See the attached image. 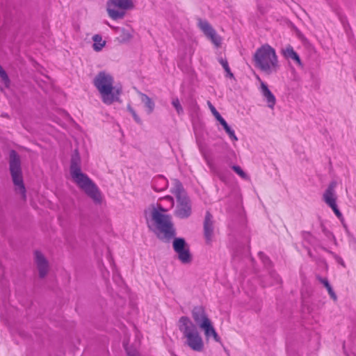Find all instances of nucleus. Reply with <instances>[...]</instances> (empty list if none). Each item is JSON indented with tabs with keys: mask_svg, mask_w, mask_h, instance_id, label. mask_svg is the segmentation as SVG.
I'll list each match as a JSON object with an SVG mask.
<instances>
[{
	"mask_svg": "<svg viewBox=\"0 0 356 356\" xmlns=\"http://www.w3.org/2000/svg\"><path fill=\"white\" fill-rule=\"evenodd\" d=\"M127 109L130 112V113L131 114V115L134 118V120L138 124H141L142 121H141L140 118H139V116L136 113V111H134V109L131 106H129V105L127 106Z\"/></svg>",
	"mask_w": 356,
	"mask_h": 356,
	"instance_id": "nucleus-25",
	"label": "nucleus"
},
{
	"mask_svg": "<svg viewBox=\"0 0 356 356\" xmlns=\"http://www.w3.org/2000/svg\"><path fill=\"white\" fill-rule=\"evenodd\" d=\"M318 280L324 285V286L326 289H327L329 286H330V284L327 279L318 277Z\"/></svg>",
	"mask_w": 356,
	"mask_h": 356,
	"instance_id": "nucleus-32",
	"label": "nucleus"
},
{
	"mask_svg": "<svg viewBox=\"0 0 356 356\" xmlns=\"http://www.w3.org/2000/svg\"><path fill=\"white\" fill-rule=\"evenodd\" d=\"M133 6L132 0H109L107 2L106 10L111 19L117 20L122 19L125 15V10Z\"/></svg>",
	"mask_w": 356,
	"mask_h": 356,
	"instance_id": "nucleus-9",
	"label": "nucleus"
},
{
	"mask_svg": "<svg viewBox=\"0 0 356 356\" xmlns=\"http://www.w3.org/2000/svg\"><path fill=\"white\" fill-rule=\"evenodd\" d=\"M107 24L113 29L115 33H118L119 35L117 38V40L120 43H127L129 42L133 38V31H128L124 28H120L118 26H113L110 25L109 23Z\"/></svg>",
	"mask_w": 356,
	"mask_h": 356,
	"instance_id": "nucleus-16",
	"label": "nucleus"
},
{
	"mask_svg": "<svg viewBox=\"0 0 356 356\" xmlns=\"http://www.w3.org/2000/svg\"><path fill=\"white\" fill-rule=\"evenodd\" d=\"M327 291H328V293L330 294V297L334 300H337V296L335 294V293L334 292L332 286H329L327 289Z\"/></svg>",
	"mask_w": 356,
	"mask_h": 356,
	"instance_id": "nucleus-30",
	"label": "nucleus"
},
{
	"mask_svg": "<svg viewBox=\"0 0 356 356\" xmlns=\"http://www.w3.org/2000/svg\"><path fill=\"white\" fill-rule=\"evenodd\" d=\"M220 63L222 65L224 70L226 71V72H227V74L229 75V76L232 77L233 74L230 71L227 61L226 60L221 58Z\"/></svg>",
	"mask_w": 356,
	"mask_h": 356,
	"instance_id": "nucleus-26",
	"label": "nucleus"
},
{
	"mask_svg": "<svg viewBox=\"0 0 356 356\" xmlns=\"http://www.w3.org/2000/svg\"><path fill=\"white\" fill-rule=\"evenodd\" d=\"M218 177H220V179L223 180V177L222 175H220V174H218Z\"/></svg>",
	"mask_w": 356,
	"mask_h": 356,
	"instance_id": "nucleus-39",
	"label": "nucleus"
},
{
	"mask_svg": "<svg viewBox=\"0 0 356 356\" xmlns=\"http://www.w3.org/2000/svg\"><path fill=\"white\" fill-rule=\"evenodd\" d=\"M172 104L176 109L178 114H181L183 113V108L178 98L172 99Z\"/></svg>",
	"mask_w": 356,
	"mask_h": 356,
	"instance_id": "nucleus-24",
	"label": "nucleus"
},
{
	"mask_svg": "<svg viewBox=\"0 0 356 356\" xmlns=\"http://www.w3.org/2000/svg\"><path fill=\"white\" fill-rule=\"evenodd\" d=\"M334 213H335V215L339 218H342V214L340 212V211L339 210L338 207H337V205L335 204L332 207H330Z\"/></svg>",
	"mask_w": 356,
	"mask_h": 356,
	"instance_id": "nucleus-28",
	"label": "nucleus"
},
{
	"mask_svg": "<svg viewBox=\"0 0 356 356\" xmlns=\"http://www.w3.org/2000/svg\"><path fill=\"white\" fill-rule=\"evenodd\" d=\"M225 131L228 134V136L231 140H234V141L238 140V138L235 135L234 131L232 129H231L230 127H227L226 129H225Z\"/></svg>",
	"mask_w": 356,
	"mask_h": 356,
	"instance_id": "nucleus-27",
	"label": "nucleus"
},
{
	"mask_svg": "<svg viewBox=\"0 0 356 356\" xmlns=\"http://www.w3.org/2000/svg\"><path fill=\"white\" fill-rule=\"evenodd\" d=\"M124 348L127 352V356H138V353L135 348H129L127 342L124 340L123 341Z\"/></svg>",
	"mask_w": 356,
	"mask_h": 356,
	"instance_id": "nucleus-22",
	"label": "nucleus"
},
{
	"mask_svg": "<svg viewBox=\"0 0 356 356\" xmlns=\"http://www.w3.org/2000/svg\"><path fill=\"white\" fill-rule=\"evenodd\" d=\"M259 257H260L261 259H262V260H263V262H264L265 264H267V262L268 261V259L267 257H264V254L263 253H261V252H260V253L259 254Z\"/></svg>",
	"mask_w": 356,
	"mask_h": 356,
	"instance_id": "nucleus-36",
	"label": "nucleus"
},
{
	"mask_svg": "<svg viewBox=\"0 0 356 356\" xmlns=\"http://www.w3.org/2000/svg\"><path fill=\"white\" fill-rule=\"evenodd\" d=\"M281 52L286 59L293 61L299 67L303 66L299 55L294 51L291 45L283 48Z\"/></svg>",
	"mask_w": 356,
	"mask_h": 356,
	"instance_id": "nucleus-14",
	"label": "nucleus"
},
{
	"mask_svg": "<svg viewBox=\"0 0 356 356\" xmlns=\"http://www.w3.org/2000/svg\"><path fill=\"white\" fill-rule=\"evenodd\" d=\"M219 122L223 127L224 129H226L227 127H229L224 118H222V120H220Z\"/></svg>",
	"mask_w": 356,
	"mask_h": 356,
	"instance_id": "nucleus-33",
	"label": "nucleus"
},
{
	"mask_svg": "<svg viewBox=\"0 0 356 356\" xmlns=\"http://www.w3.org/2000/svg\"><path fill=\"white\" fill-rule=\"evenodd\" d=\"M35 259L38 266L40 276L44 277L48 272V263L39 251L35 252Z\"/></svg>",
	"mask_w": 356,
	"mask_h": 356,
	"instance_id": "nucleus-17",
	"label": "nucleus"
},
{
	"mask_svg": "<svg viewBox=\"0 0 356 356\" xmlns=\"http://www.w3.org/2000/svg\"><path fill=\"white\" fill-rule=\"evenodd\" d=\"M139 96L141 102L144 104L146 108L147 113L148 115L151 114L154 109V102L150 97H149L147 95L144 93L139 92Z\"/></svg>",
	"mask_w": 356,
	"mask_h": 356,
	"instance_id": "nucleus-19",
	"label": "nucleus"
},
{
	"mask_svg": "<svg viewBox=\"0 0 356 356\" xmlns=\"http://www.w3.org/2000/svg\"><path fill=\"white\" fill-rule=\"evenodd\" d=\"M70 175L73 181L94 202L100 203L102 195L95 183L84 173L80 168V159L76 154L71 160Z\"/></svg>",
	"mask_w": 356,
	"mask_h": 356,
	"instance_id": "nucleus-2",
	"label": "nucleus"
},
{
	"mask_svg": "<svg viewBox=\"0 0 356 356\" xmlns=\"http://www.w3.org/2000/svg\"><path fill=\"white\" fill-rule=\"evenodd\" d=\"M232 170L242 179L248 180L250 177L248 175L242 170V168L238 165H233L232 167Z\"/></svg>",
	"mask_w": 356,
	"mask_h": 356,
	"instance_id": "nucleus-21",
	"label": "nucleus"
},
{
	"mask_svg": "<svg viewBox=\"0 0 356 356\" xmlns=\"http://www.w3.org/2000/svg\"><path fill=\"white\" fill-rule=\"evenodd\" d=\"M172 245L174 250L177 254L178 258L181 263L189 264L191 261V254L189 248L184 238H175Z\"/></svg>",
	"mask_w": 356,
	"mask_h": 356,
	"instance_id": "nucleus-10",
	"label": "nucleus"
},
{
	"mask_svg": "<svg viewBox=\"0 0 356 356\" xmlns=\"http://www.w3.org/2000/svg\"><path fill=\"white\" fill-rule=\"evenodd\" d=\"M219 122L223 127L224 129H226L227 127H229L224 118H222V120H220Z\"/></svg>",
	"mask_w": 356,
	"mask_h": 356,
	"instance_id": "nucleus-34",
	"label": "nucleus"
},
{
	"mask_svg": "<svg viewBox=\"0 0 356 356\" xmlns=\"http://www.w3.org/2000/svg\"><path fill=\"white\" fill-rule=\"evenodd\" d=\"M207 164L210 166V168H211V164L209 161H207Z\"/></svg>",
	"mask_w": 356,
	"mask_h": 356,
	"instance_id": "nucleus-40",
	"label": "nucleus"
},
{
	"mask_svg": "<svg viewBox=\"0 0 356 356\" xmlns=\"http://www.w3.org/2000/svg\"><path fill=\"white\" fill-rule=\"evenodd\" d=\"M327 291H328V293L330 294V297L334 300H337V296L335 294V293L334 292L332 286H329L327 289Z\"/></svg>",
	"mask_w": 356,
	"mask_h": 356,
	"instance_id": "nucleus-31",
	"label": "nucleus"
},
{
	"mask_svg": "<svg viewBox=\"0 0 356 356\" xmlns=\"http://www.w3.org/2000/svg\"><path fill=\"white\" fill-rule=\"evenodd\" d=\"M10 170L13 181L16 186V191L22 195L23 199L26 197V190L23 184L20 160L14 150L10 152Z\"/></svg>",
	"mask_w": 356,
	"mask_h": 356,
	"instance_id": "nucleus-8",
	"label": "nucleus"
},
{
	"mask_svg": "<svg viewBox=\"0 0 356 356\" xmlns=\"http://www.w3.org/2000/svg\"><path fill=\"white\" fill-rule=\"evenodd\" d=\"M216 119L219 122L222 118H223L220 113L214 116Z\"/></svg>",
	"mask_w": 356,
	"mask_h": 356,
	"instance_id": "nucleus-38",
	"label": "nucleus"
},
{
	"mask_svg": "<svg viewBox=\"0 0 356 356\" xmlns=\"http://www.w3.org/2000/svg\"><path fill=\"white\" fill-rule=\"evenodd\" d=\"M92 48L95 51H100L106 45V41L103 40L102 35L99 34L94 35L92 36Z\"/></svg>",
	"mask_w": 356,
	"mask_h": 356,
	"instance_id": "nucleus-20",
	"label": "nucleus"
},
{
	"mask_svg": "<svg viewBox=\"0 0 356 356\" xmlns=\"http://www.w3.org/2000/svg\"><path fill=\"white\" fill-rule=\"evenodd\" d=\"M207 104H208V106H209L211 112L212 113V114L214 116L219 113L218 111L216 109V108L213 106V105L209 101L207 102Z\"/></svg>",
	"mask_w": 356,
	"mask_h": 356,
	"instance_id": "nucleus-29",
	"label": "nucleus"
},
{
	"mask_svg": "<svg viewBox=\"0 0 356 356\" xmlns=\"http://www.w3.org/2000/svg\"><path fill=\"white\" fill-rule=\"evenodd\" d=\"M213 216L209 211H207L204 221V236L207 244H211L213 237Z\"/></svg>",
	"mask_w": 356,
	"mask_h": 356,
	"instance_id": "nucleus-12",
	"label": "nucleus"
},
{
	"mask_svg": "<svg viewBox=\"0 0 356 356\" xmlns=\"http://www.w3.org/2000/svg\"><path fill=\"white\" fill-rule=\"evenodd\" d=\"M198 26L215 46L219 47L221 44V38L207 20L199 19Z\"/></svg>",
	"mask_w": 356,
	"mask_h": 356,
	"instance_id": "nucleus-11",
	"label": "nucleus"
},
{
	"mask_svg": "<svg viewBox=\"0 0 356 356\" xmlns=\"http://www.w3.org/2000/svg\"><path fill=\"white\" fill-rule=\"evenodd\" d=\"M335 184L332 183L330 184L327 188L325 190V191L323 193V199L324 202L330 207H332L335 204H337V195L335 193Z\"/></svg>",
	"mask_w": 356,
	"mask_h": 356,
	"instance_id": "nucleus-15",
	"label": "nucleus"
},
{
	"mask_svg": "<svg viewBox=\"0 0 356 356\" xmlns=\"http://www.w3.org/2000/svg\"><path fill=\"white\" fill-rule=\"evenodd\" d=\"M172 193L176 196L177 200L175 216L182 219L188 218L192 213L191 203L183 190L180 182H176Z\"/></svg>",
	"mask_w": 356,
	"mask_h": 356,
	"instance_id": "nucleus-7",
	"label": "nucleus"
},
{
	"mask_svg": "<svg viewBox=\"0 0 356 356\" xmlns=\"http://www.w3.org/2000/svg\"><path fill=\"white\" fill-rule=\"evenodd\" d=\"M159 181H160L162 183L163 188L166 186L167 181L165 179H164L163 177H160L159 178Z\"/></svg>",
	"mask_w": 356,
	"mask_h": 356,
	"instance_id": "nucleus-37",
	"label": "nucleus"
},
{
	"mask_svg": "<svg viewBox=\"0 0 356 356\" xmlns=\"http://www.w3.org/2000/svg\"><path fill=\"white\" fill-rule=\"evenodd\" d=\"M179 329L183 334L184 344L195 352H202L204 348L203 339L195 325L187 316L179 320Z\"/></svg>",
	"mask_w": 356,
	"mask_h": 356,
	"instance_id": "nucleus-5",
	"label": "nucleus"
},
{
	"mask_svg": "<svg viewBox=\"0 0 356 356\" xmlns=\"http://www.w3.org/2000/svg\"><path fill=\"white\" fill-rule=\"evenodd\" d=\"M257 79L260 81L261 93L263 95V97L266 99L268 104V106L270 108H273L276 103L275 97L268 89L267 84L262 81L259 76L257 77Z\"/></svg>",
	"mask_w": 356,
	"mask_h": 356,
	"instance_id": "nucleus-13",
	"label": "nucleus"
},
{
	"mask_svg": "<svg viewBox=\"0 0 356 356\" xmlns=\"http://www.w3.org/2000/svg\"><path fill=\"white\" fill-rule=\"evenodd\" d=\"M174 206V200L171 196H165L159 200L156 206H153L151 209H158L161 212L165 213Z\"/></svg>",
	"mask_w": 356,
	"mask_h": 356,
	"instance_id": "nucleus-18",
	"label": "nucleus"
},
{
	"mask_svg": "<svg viewBox=\"0 0 356 356\" xmlns=\"http://www.w3.org/2000/svg\"><path fill=\"white\" fill-rule=\"evenodd\" d=\"M93 83L103 103L111 105L119 101L122 88L114 84V79L110 74L106 72H99L95 77Z\"/></svg>",
	"mask_w": 356,
	"mask_h": 356,
	"instance_id": "nucleus-3",
	"label": "nucleus"
},
{
	"mask_svg": "<svg viewBox=\"0 0 356 356\" xmlns=\"http://www.w3.org/2000/svg\"><path fill=\"white\" fill-rule=\"evenodd\" d=\"M253 60L255 67L267 74L275 73L280 68L275 50L267 44L257 49Z\"/></svg>",
	"mask_w": 356,
	"mask_h": 356,
	"instance_id": "nucleus-4",
	"label": "nucleus"
},
{
	"mask_svg": "<svg viewBox=\"0 0 356 356\" xmlns=\"http://www.w3.org/2000/svg\"><path fill=\"white\" fill-rule=\"evenodd\" d=\"M0 77L1 79L2 83L5 86H8L9 84V79L8 76L5 72V70L3 69V67L0 65Z\"/></svg>",
	"mask_w": 356,
	"mask_h": 356,
	"instance_id": "nucleus-23",
	"label": "nucleus"
},
{
	"mask_svg": "<svg viewBox=\"0 0 356 356\" xmlns=\"http://www.w3.org/2000/svg\"><path fill=\"white\" fill-rule=\"evenodd\" d=\"M145 217L149 228L162 240H168L176 234L175 229L170 215L161 212L158 209L145 211Z\"/></svg>",
	"mask_w": 356,
	"mask_h": 356,
	"instance_id": "nucleus-1",
	"label": "nucleus"
},
{
	"mask_svg": "<svg viewBox=\"0 0 356 356\" xmlns=\"http://www.w3.org/2000/svg\"><path fill=\"white\" fill-rule=\"evenodd\" d=\"M219 122L223 127L224 129H226L227 127H229L224 118H222V120H220Z\"/></svg>",
	"mask_w": 356,
	"mask_h": 356,
	"instance_id": "nucleus-35",
	"label": "nucleus"
},
{
	"mask_svg": "<svg viewBox=\"0 0 356 356\" xmlns=\"http://www.w3.org/2000/svg\"><path fill=\"white\" fill-rule=\"evenodd\" d=\"M191 314L196 325L204 332L206 339H209L212 337L216 342L220 341V337L216 332L204 307H195L191 312Z\"/></svg>",
	"mask_w": 356,
	"mask_h": 356,
	"instance_id": "nucleus-6",
	"label": "nucleus"
}]
</instances>
